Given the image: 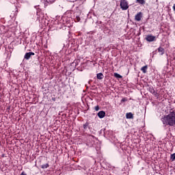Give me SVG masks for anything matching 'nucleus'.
<instances>
[{
  "instance_id": "1",
  "label": "nucleus",
  "mask_w": 175,
  "mask_h": 175,
  "mask_svg": "<svg viewBox=\"0 0 175 175\" xmlns=\"http://www.w3.org/2000/svg\"><path fill=\"white\" fill-rule=\"evenodd\" d=\"M161 121L165 126L169 125L170 126H174L175 125V113L171 112L167 116L162 118Z\"/></svg>"
},
{
  "instance_id": "2",
  "label": "nucleus",
  "mask_w": 175,
  "mask_h": 175,
  "mask_svg": "<svg viewBox=\"0 0 175 175\" xmlns=\"http://www.w3.org/2000/svg\"><path fill=\"white\" fill-rule=\"evenodd\" d=\"M98 142V139L94 135H89L86 141V146L88 147H95V142Z\"/></svg>"
},
{
  "instance_id": "3",
  "label": "nucleus",
  "mask_w": 175,
  "mask_h": 175,
  "mask_svg": "<svg viewBox=\"0 0 175 175\" xmlns=\"http://www.w3.org/2000/svg\"><path fill=\"white\" fill-rule=\"evenodd\" d=\"M120 5L122 10H128L129 9V3L126 0H120Z\"/></svg>"
},
{
  "instance_id": "4",
  "label": "nucleus",
  "mask_w": 175,
  "mask_h": 175,
  "mask_svg": "<svg viewBox=\"0 0 175 175\" xmlns=\"http://www.w3.org/2000/svg\"><path fill=\"white\" fill-rule=\"evenodd\" d=\"M146 40H147V42H154L155 36L152 35H148L146 37Z\"/></svg>"
},
{
  "instance_id": "5",
  "label": "nucleus",
  "mask_w": 175,
  "mask_h": 175,
  "mask_svg": "<svg viewBox=\"0 0 175 175\" xmlns=\"http://www.w3.org/2000/svg\"><path fill=\"white\" fill-rule=\"evenodd\" d=\"M31 55H35V53L33 52H29L25 53L24 58L25 59H29L31 58Z\"/></svg>"
},
{
  "instance_id": "6",
  "label": "nucleus",
  "mask_w": 175,
  "mask_h": 175,
  "mask_svg": "<svg viewBox=\"0 0 175 175\" xmlns=\"http://www.w3.org/2000/svg\"><path fill=\"white\" fill-rule=\"evenodd\" d=\"M97 116L99 118H104L105 116H106V112H105L104 111H100L98 113Z\"/></svg>"
},
{
  "instance_id": "7",
  "label": "nucleus",
  "mask_w": 175,
  "mask_h": 175,
  "mask_svg": "<svg viewBox=\"0 0 175 175\" xmlns=\"http://www.w3.org/2000/svg\"><path fill=\"white\" fill-rule=\"evenodd\" d=\"M135 20L136 21H140L142 20V12H139L135 15Z\"/></svg>"
},
{
  "instance_id": "8",
  "label": "nucleus",
  "mask_w": 175,
  "mask_h": 175,
  "mask_svg": "<svg viewBox=\"0 0 175 175\" xmlns=\"http://www.w3.org/2000/svg\"><path fill=\"white\" fill-rule=\"evenodd\" d=\"M126 118H127V120L133 119V113H132V112L126 113Z\"/></svg>"
},
{
  "instance_id": "9",
  "label": "nucleus",
  "mask_w": 175,
  "mask_h": 175,
  "mask_svg": "<svg viewBox=\"0 0 175 175\" xmlns=\"http://www.w3.org/2000/svg\"><path fill=\"white\" fill-rule=\"evenodd\" d=\"M158 51L161 55H163L165 54V49L161 46L158 48Z\"/></svg>"
},
{
  "instance_id": "10",
  "label": "nucleus",
  "mask_w": 175,
  "mask_h": 175,
  "mask_svg": "<svg viewBox=\"0 0 175 175\" xmlns=\"http://www.w3.org/2000/svg\"><path fill=\"white\" fill-rule=\"evenodd\" d=\"M103 77H104V76L102 72H99L96 75V78L98 79V80H102V79H103Z\"/></svg>"
},
{
  "instance_id": "11",
  "label": "nucleus",
  "mask_w": 175,
  "mask_h": 175,
  "mask_svg": "<svg viewBox=\"0 0 175 175\" xmlns=\"http://www.w3.org/2000/svg\"><path fill=\"white\" fill-rule=\"evenodd\" d=\"M147 69H148V66L147 65L141 68V70L143 73H147Z\"/></svg>"
},
{
  "instance_id": "12",
  "label": "nucleus",
  "mask_w": 175,
  "mask_h": 175,
  "mask_svg": "<svg viewBox=\"0 0 175 175\" xmlns=\"http://www.w3.org/2000/svg\"><path fill=\"white\" fill-rule=\"evenodd\" d=\"M148 91L150 92L151 94H155V90L152 86L149 87Z\"/></svg>"
},
{
  "instance_id": "13",
  "label": "nucleus",
  "mask_w": 175,
  "mask_h": 175,
  "mask_svg": "<svg viewBox=\"0 0 175 175\" xmlns=\"http://www.w3.org/2000/svg\"><path fill=\"white\" fill-rule=\"evenodd\" d=\"M136 3H139V5H144L146 3V1H144V0H136Z\"/></svg>"
},
{
  "instance_id": "14",
  "label": "nucleus",
  "mask_w": 175,
  "mask_h": 175,
  "mask_svg": "<svg viewBox=\"0 0 175 175\" xmlns=\"http://www.w3.org/2000/svg\"><path fill=\"white\" fill-rule=\"evenodd\" d=\"M88 126H90V123L86 122L83 124V129L85 131H87V129H88Z\"/></svg>"
},
{
  "instance_id": "15",
  "label": "nucleus",
  "mask_w": 175,
  "mask_h": 175,
  "mask_svg": "<svg viewBox=\"0 0 175 175\" xmlns=\"http://www.w3.org/2000/svg\"><path fill=\"white\" fill-rule=\"evenodd\" d=\"M114 77H116L117 79H122V76H121L120 74L115 72L114 74Z\"/></svg>"
},
{
  "instance_id": "16",
  "label": "nucleus",
  "mask_w": 175,
  "mask_h": 175,
  "mask_svg": "<svg viewBox=\"0 0 175 175\" xmlns=\"http://www.w3.org/2000/svg\"><path fill=\"white\" fill-rule=\"evenodd\" d=\"M170 159H171V161H175V153L172 154L170 155Z\"/></svg>"
},
{
  "instance_id": "17",
  "label": "nucleus",
  "mask_w": 175,
  "mask_h": 175,
  "mask_svg": "<svg viewBox=\"0 0 175 175\" xmlns=\"http://www.w3.org/2000/svg\"><path fill=\"white\" fill-rule=\"evenodd\" d=\"M41 167L42 169H47V167H49V163L42 165Z\"/></svg>"
},
{
  "instance_id": "18",
  "label": "nucleus",
  "mask_w": 175,
  "mask_h": 175,
  "mask_svg": "<svg viewBox=\"0 0 175 175\" xmlns=\"http://www.w3.org/2000/svg\"><path fill=\"white\" fill-rule=\"evenodd\" d=\"M44 1L47 3H53V2H55V0H44Z\"/></svg>"
},
{
  "instance_id": "19",
  "label": "nucleus",
  "mask_w": 175,
  "mask_h": 175,
  "mask_svg": "<svg viewBox=\"0 0 175 175\" xmlns=\"http://www.w3.org/2000/svg\"><path fill=\"white\" fill-rule=\"evenodd\" d=\"M99 109L100 107L97 105L95 107L94 109L96 110V111H99Z\"/></svg>"
},
{
  "instance_id": "20",
  "label": "nucleus",
  "mask_w": 175,
  "mask_h": 175,
  "mask_svg": "<svg viewBox=\"0 0 175 175\" xmlns=\"http://www.w3.org/2000/svg\"><path fill=\"white\" fill-rule=\"evenodd\" d=\"M75 21L77 22L80 21V16H77Z\"/></svg>"
},
{
  "instance_id": "21",
  "label": "nucleus",
  "mask_w": 175,
  "mask_h": 175,
  "mask_svg": "<svg viewBox=\"0 0 175 175\" xmlns=\"http://www.w3.org/2000/svg\"><path fill=\"white\" fill-rule=\"evenodd\" d=\"M121 102H126V98H124L121 100Z\"/></svg>"
},
{
  "instance_id": "22",
  "label": "nucleus",
  "mask_w": 175,
  "mask_h": 175,
  "mask_svg": "<svg viewBox=\"0 0 175 175\" xmlns=\"http://www.w3.org/2000/svg\"><path fill=\"white\" fill-rule=\"evenodd\" d=\"M20 175H27V174H25L24 172H23Z\"/></svg>"
},
{
  "instance_id": "23",
  "label": "nucleus",
  "mask_w": 175,
  "mask_h": 175,
  "mask_svg": "<svg viewBox=\"0 0 175 175\" xmlns=\"http://www.w3.org/2000/svg\"><path fill=\"white\" fill-rule=\"evenodd\" d=\"M37 20H38V21H40V18H38V16Z\"/></svg>"
}]
</instances>
